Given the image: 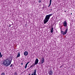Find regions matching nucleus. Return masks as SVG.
<instances>
[{
    "label": "nucleus",
    "mask_w": 75,
    "mask_h": 75,
    "mask_svg": "<svg viewBox=\"0 0 75 75\" xmlns=\"http://www.w3.org/2000/svg\"><path fill=\"white\" fill-rule=\"evenodd\" d=\"M61 67H62V66H61V67H60V68H61Z\"/></svg>",
    "instance_id": "obj_24"
},
{
    "label": "nucleus",
    "mask_w": 75,
    "mask_h": 75,
    "mask_svg": "<svg viewBox=\"0 0 75 75\" xmlns=\"http://www.w3.org/2000/svg\"><path fill=\"white\" fill-rule=\"evenodd\" d=\"M12 66H13V64H12L10 66V67H12Z\"/></svg>",
    "instance_id": "obj_18"
},
{
    "label": "nucleus",
    "mask_w": 75,
    "mask_h": 75,
    "mask_svg": "<svg viewBox=\"0 0 75 75\" xmlns=\"http://www.w3.org/2000/svg\"><path fill=\"white\" fill-rule=\"evenodd\" d=\"M12 60H13V58L10 57L8 58L5 60L3 63L2 64H3L4 66L8 67V66H9V65L11 64Z\"/></svg>",
    "instance_id": "obj_1"
},
{
    "label": "nucleus",
    "mask_w": 75,
    "mask_h": 75,
    "mask_svg": "<svg viewBox=\"0 0 75 75\" xmlns=\"http://www.w3.org/2000/svg\"><path fill=\"white\" fill-rule=\"evenodd\" d=\"M11 26V25H9V27H10Z\"/></svg>",
    "instance_id": "obj_22"
},
{
    "label": "nucleus",
    "mask_w": 75,
    "mask_h": 75,
    "mask_svg": "<svg viewBox=\"0 0 75 75\" xmlns=\"http://www.w3.org/2000/svg\"><path fill=\"white\" fill-rule=\"evenodd\" d=\"M44 62V58H42L41 60V64H43Z\"/></svg>",
    "instance_id": "obj_7"
},
{
    "label": "nucleus",
    "mask_w": 75,
    "mask_h": 75,
    "mask_svg": "<svg viewBox=\"0 0 75 75\" xmlns=\"http://www.w3.org/2000/svg\"><path fill=\"white\" fill-rule=\"evenodd\" d=\"M61 34H63L64 33V31H62V30L61 31Z\"/></svg>",
    "instance_id": "obj_17"
},
{
    "label": "nucleus",
    "mask_w": 75,
    "mask_h": 75,
    "mask_svg": "<svg viewBox=\"0 0 75 75\" xmlns=\"http://www.w3.org/2000/svg\"><path fill=\"white\" fill-rule=\"evenodd\" d=\"M21 65H23V63H21Z\"/></svg>",
    "instance_id": "obj_20"
},
{
    "label": "nucleus",
    "mask_w": 75,
    "mask_h": 75,
    "mask_svg": "<svg viewBox=\"0 0 75 75\" xmlns=\"http://www.w3.org/2000/svg\"><path fill=\"white\" fill-rule=\"evenodd\" d=\"M38 58L36 59L35 61V65H37L38 63Z\"/></svg>",
    "instance_id": "obj_5"
},
{
    "label": "nucleus",
    "mask_w": 75,
    "mask_h": 75,
    "mask_svg": "<svg viewBox=\"0 0 75 75\" xmlns=\"http://www.w3.org/2000/svg\"><path fill=\"white\" fill-rule=\"evenodd\" d=\"M1 52H0V58H1L3 56V54H1Z\"/></svg>",
    "instance_id": "obj_13"
},
{
    "label": "nucleus",
    "mask_w": 75,
    "mask_h": 75,
    "mask_svg": "<svg viewBox=\"0 0 75 75\" xmlns=\"http://www.w3.org/2000/svg\"><path fill=\"white\" fill-rule=\"evenodd\" d=\"M30 68H29V69H28H28H30Z\"/></svg>",
    "instance_id": "obj_21"
},
{
    "label": "nucleus",
    "mask_w": 75,
    "mask_h": 75,
    "mask_svg": "<svg viewBox=\"0 0 75 75\" xmlns=\"http://www.w3.org/2000/svg\"><path fill=\"white\" fill-rule=\"evenodd\" d=\"M39 3H41V1L40 0L39 1H38Z\"/></svg>",
    "instance_id": "obj_19"
},
{
    "label": "nucleus",
    "mask_w": 75,
    "mask_h": 75,
    "mask_svg": "<svg viewBox=\"0 0 75 75\" xmlns=\"http://www.w3.org/2000/svg\"><path fill=\"white\" fill-rule=\"evenodd\" d=\"M20 57V52H19L18 53L16 57H17V58H18V57Z\"/></svg>",
    "instance_id": "obj_11"
},
{
    "label": "nucleus",
    "mask_w": 75,
    "mask_h": 75,
    "mask_svg": "<svg viewBox=\"0 0 75 75\" xmlns=\"http://www.w3.org/2000/svg\"><path fill=\"white\" fill-rule=\"evenodd\" d=\"M24 55L26 56L28 55V52L27 51H25L24 53Z\"/></svg>",
    "instance_id": "obj_8"
},
{
    "label": "nucleus",
    "mask_w": 75,
    "mask_h": 75,
    "mask_svg": "<svg viewBox=\"0 0 75 75\" xmlns=\"http://www.w3.org/2000/svg\"><path fill=\"white\" fill-rule=\"evenodd\" d=\"M51 2H52V0H50V4L49 6H48V7L50 6L51 5Z\"/></svg>",
    "instance_id": "obj_10"
},
{
    "label": "nucleus",
    "mask_w": 75,
    "mask_h": 75,
    "mask_svg": "<svg viewBox=\"0 0 75 75\" xmlns=\"http://www.w3.org/2000/svg\"><path fill=\"white\" fill-rule=\"evenodd\" d=\"M1 75H5V73L4 72H3L1 73Z\"/></svg>",
    "instance_id": "obj_15"
},
{
    "label": "nucleus",
    "mask_w": 75,
    "mask_h": 75,
    "mask_svg": "<svg viewBox=\"0 0 75 75\" xmlns=\"http://www.w3.org/2000/svg\"><path fill=\"white\" fill-rule=\"evenodd\" d=\"M48 74L50 75H52L53 74V72L52 70L50 71H48Z\"/></svg>",
    "instance_id": "obj_6"
},
{
    "label": "nucleus",
    "mask_w": 75,
    "mask_h": 75,
    "mask_svg": "<svg viewBox=\"0 0 75 75\" xmlns=\"http://www.w3.org/2000/svg\"><path fill=\"white\" fill-rule=\"evenodd\" d=\"M14 75H17V72H15L14 73Z\"/></svg>",
    "instance_id": "obj_14"
},
{
    "label": "nucleus",
    "mask_w": 75,
    "mask_h": 75,
    "mask_svg": "<svg viewBox=\"0 0 75 75\" xmlns=\"http://www.w3.org/2000/svg\"><path fill=\"white\" fill-rule=\"evenodd\" d=\"M51 10H52V9H51Z\"/></svg>",
    "instance_id": "obj_23"
},
{
    "label": "nucleus",
    "mask_w": 75,
    "mask_h": 75,
    "mask_svg": "<svg viewBox=\"0 0 75 75\" xmlns=\"http://www.w3.org/2000/svg\"><path fill=\"white\" fill-rule=\"evenodd\" d=\"M53 30H54L53 28H52V29L51 30V33H53Z\"/></svg>",
    "instance_id": "obj_12"
},
{
    "label": "nucleus",
    "mask_w": 75,
    "mask_h": 75,
    "mask_svg": "<svg viewBox=\"0 0 75 75\" xmlns=\"http://www.w3.org/2000/svg\"><path fill=\"white\" fill-rule=\"evenodd\" d=\"M53 15V14H51L48 15H47L46 16L44 20V24H46L47 21H48L50 18L51 16H52Z\"/></svg>",
    "instance_id": "obj_2"
},
{
    "label": "nucleus",
    "mask_w": 75,
    "mask_h": 75,
    "mask_svg": "<svg viewBox=\"0 0 75 75\" xmlns=\"http://www.w3.org/2000/svg\"><path fill=\"white\" fill-rule=\"evenodd\" d=\"M29 62H27L25 66V69H26L27 68V65L29 64Z\"/></svg>",
    "instance_id": "obj_9"
},
{
    "label": "nucleus",
    "mask_w": 75,
    "mask_h": 75,
    "mask_svg": "<svg viewBox=\"0 0 75 75\" xmlns=\"http://www.w3.org/2000/svg\"><path fill=\"white\" fill-rule=\"evenodd\" d=\"M63 25L64 26V27H67V22L66 21H64L63 22Z\"/></svg>",
    "instance_id": "obj_3"
},
{
    "label": "nucleus",
    "mask_w": 75,
    "mask_h": 75,
    "mask_svg": "<svg viewBox=\"0 0 75 75\" xmlns=\"http://www.w3.org/2000/svg\"><path fill=\"white\" fill-rule=\"evenodd\" d=\"M71 14H72V13H71Z\"/></svg>",
    "instance_id": "obj_25"
},
{
    "label": "nucleus",
    "mask_w": 75,
    "mask_h": 75,
    "mask_svg": "<svg viewBox=\"0 0 75 75\" xmlns=\"http://www.w3.org/2000/svg\"><path fill=\"white\" fill-rule=\"evenodd\" d=\"M34 67V65H32L31 66H30V68H31V67Z\"/></svg>",
    "instance_id": "obj_16"
},
{
    "label": "nucleus",
    "mask_w": 75,
    "mask_h": 75,
    "mask_svg": "<svg viewBox=\"0 0 75 75\" xmlns=\"http://www.w3.org/2000/svg\"><path fill=\"white\" fill-rule=\"evenodd\" d=\"M68 27H67L66 29L65 30V32L63 33V35H64L66 34L67 33H68Z\"/></svg>",
    "instance_id": "obj_4"
}]
</instances>
